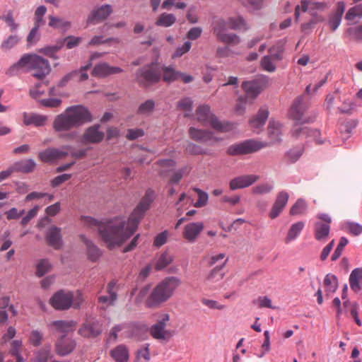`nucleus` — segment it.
Listing matches in <instances>:
<instances>
[{
  "label": "nucleus",
  "mask_w": 362,
  "mask_h": 362,
  "mask_svg": "<svg viewBox=\"0 0 362 362\" xmlns=\"http://www.w3.org/2000/svg\"><path fill=\"white\" fill-rule=\"evenodd\" d=\"M51 268V264L47 259L40 260L36 266V275L38 277L44 276Z\"/></svg>",
  "instance_id": "8fccbe9b"
},
{
  "label": "nucleus",
  "mask_w": 362,
  "mask_h": 362,
  "mask_svg": "<svg viewBox=\"0 0 362 362\" xmlns=\"http://www.w3.org/2000/svg\"><path fill=\"white\" fill-rule=\"evenodd\" d=\"M110 356L116 362H127L129 359V350L124 344H120L110 351Z\"/></svg>",
  "instance_id": "473e14b6"
},
{
  "label": "nucleus",
  "mask_w": 362,
  "mask_h": 362,
  "mask_svg": "<svg viewBox=\"0 0 362 362\" xmlns=\"http://www.w3.org/2000/svg\"><path fill=\"white\" fill-rule=\"evenodd\" d=\"M330 224L318 221L315 225V238L318 241H325L329 235Z\"/></svg>",
  "instance_id": "c9c22d12"
},
{
  "label": "nucleus",
  "mask_w": 362,
  "mask_h": 362,
  "mask_svg": "<svg viewBox=\"0 0 362 362\" xmlns=\"http://www.w3.org/2000/svg\"><path fill=\"white\" fill-rule=\"evenodd\" d=\"M189 172V169L188 167L185 166L182 168L177 171L174 172L173 174L170 176L169 180V184H177L182 180L183 175L185 173H188Z\"/></svg>",
  "instance_id": "864d4df0"
},
{
  "label": "nucleus",
  "mask_w": 362,
  "mask_h": 362,
  "mask_svg": "<svg viewBox=\"0 0 362 362\" xmlns=\"http://www.w3.org/2000/svg\"><path fill=\"white\" fill-rule=\"evenodd\" d=\"M269 116V111L265 107H261L257 114L250 119V128L256 132H259V130L264 125L266 120Z\"/></svg>",
  "instance_id": "393cba45"
},
{
  "label": "nucleus",
  "mask_w": 362,
  "mask_h": 362,
  "mask_svg": "<svg viewBox=\"0 0 362 362\" xmlns=\"http://www.w3.org/2000/svg\"><path fill=\"white\" fill-rule=\"evenodd\" d=\"M115 283L113 281L110 282L107 286V296H101L98 298V303L101 308L105 309L107 307L113 305L117 299V293L114 291Z\"/></svg>",
  "instance_id": "bb28decb"
},
{
  "label": "nucleus",
  "mask_w": 362,
  "mask_h": 362,
  "mask_svg": "<svg viewBox=\"0 0 362 362\" xmlns=\"http://www.w3.org/2000/svg\"><path fill=\"white\" fill-rule=\"evenodd\" d=\"M288 197L289 195L286 191H281L277 194L276 200L269 214V216L272 219H274L279 216L286 206Z\"/></svg>",
  "instance_id": "a211bd4d"
},
{
  "label": "nucleus",
  "mask_w": 362,
  "mask_h": 362,
  "mask_svg": "<svg viewBox=\"0 0 362 362\" xmlns=\"http://www.w3.org/2000/svg\"><path fill=\"white\" fill-rule=\"evenodd\" d=\"M346 230L353 235H358L362 233V226L354 222H347L344 225Z\"/></svg>",
  "instance_id": "4d7b16f0"
},
{
  "label": "nucleus",
  "mask_w": 362,
  "mask_h": 362,
  "mask_svg": "<svg viewBox=\"0 0 362 362\" xmlns=\"http://www.w3.org/2000/svg\"><path fill=\"white\" fill-rule=\"evenodd\" d=\"M25 125L33 124L35 127L44 126L47 120V117L34 113L24 112L23 115Z\"/></svg>",
  "instance_id": "c756f323"
},
{
  "label": "nucleus",
  "mask_w": 362,
  "mask_h": 362,
  "mask_svg": "<svg viewBox=\"0 0 362 362\" xmlns=\"http://www.w3.org/2000/svg\"><path fill=\"white\" fill-rule=\"evenodd\" d=\"M259 179V177L255 175H243L233 179L230 182V188L232 190L245 188L255 183Z\"/></svg>",
  "instance_id": "b1692460"
},
{
  "label": "nucleus",
  "mask_w": 362,
  "mask_h": 362,
  "mask_svg": "<svg viewBox=\"0 0 362 362\" xmlns=\"http://www.w3.org/2000/svg\"><path fill=\"white\" fill-rule=\"evenodd\" d=\"M362 17V3L356 5L355 6L349 8L346 13V19L348 21H353L356 18Z\"/></svg>",
  "instance_id": "49530a36"
},
{
  "label": "nucleus",
  "mask_w": 362,
  "mask_h": 362,
  "mask_svg": "<svg viewBox=\"0 0 362 362\" xmlns=\"http://www.w3.org/2000/svg\"><path fill=\"white\" fill-rule=\"evenodd\" d=\"M181 284L175 276L166 277L158 283L151 291L146 301L148 308H158L168 301Z\"/></svg>",
  "instance_id": "39448f33"
},
{
  "label": "nucleus",
  "mask_w": 362,
  "mask_h": 362,
  "mask_svg": "<svg viewBox=\"0 0 362 362\" xmlns=\"http://www.w3.org/2000/svg\"><path fill=\"white\" fill-rule=\"evenodd\" d=\"M141 327L136 324H131L129 325H124V332L122 333V335L125 338H131L136 337L139 334V332Z\"/></svg>",
  "instance_id": "de8ad7c7"
},
{
  "label": "nucleus",
  "mask_w": 362,
  "mask_h": 362,
  "mask_svg": "<svg viewBox=\"0 0 362 362\" xmlns=\"http://www.w3.org/2000/svg\"><path fill=\"white\" fill-rule=\"evenodd\" d=\"M329 8V4L326 2H318L316 0H301V5L297 6L295 10L296 21L298 20L300 10L305 12L307 10L323 11Z\"/></svg>",
  "instance_id": "dca6fc26"
},
{
  "label": "nucleus",
  "mask_w": 362,
  "mask_h": 362,
  "mask_svg": "<svg viewBox=\"0 0 362 362\" xmlns=\"http://www.w3.org/2000/svg\"><path fill=\"white\" fill-rule=\"evenodd\" d=\"M305 123L300 122H296L291 129V136L296 139H306L308 138H313L317 144H322V142L317 139L320 135V132L317 129H311L309 127L304 126Z\"/></svg>",
  "instance_id": "f8f14e48"
},
{
  "label": "nucleus",
  "mask_w": 362,
  "mask_h": 362,
  "mask_svg": "<svg viewBox=\"0 0 362 362\" xmlns=\"http://www.w3.org/2000/svg\"><path fill=\"white\" fill-rule=\"evenodd\" d=\"M160 79V71L154 64L146 65L136 71L137 82L142 86H150Z\"/></svg>",
  "instance_id": "9d476101"
},
{
  "label": "nucleus",
  "mask_w": 362,
  "mask_h": 362,
  "mask_svg": "<svg viewBox=\"0 0 362 362\" xmlns=\"http://www.w3.org/2000/svg\"><path fill=\"white\" fill-rule=\"evenodd\" d=\"M276 60H274L271 56H264L261 59V66L262 69L268 72H274L276 70V65L274 64Z\"/></svg>",
  "instance_id": "09e8293b"
},
{
  "label": "nucleus",
  "mask_w": 362,
  "mask_h": 362,
  "mask_svg": "<svg viewBox=\"0 0 362 362\" xmlns=\"http://www.w3.org/2000/svg\"><path fill=\"white\" fill-rule=\"evenodd\" d=\"M12 166L14 172L29 173L35 170L36 163L33 159H25L16 162Z\"/></svg>",
  "instance_id": "7c9ffc66"
},
{
  "label": "nucleus",
  "mask_w": 362,
  "mask_h": 362,
  "mask_svg": "<svg viewBox=\"0 0 362 362\" xmlns=\"http://www.w3.org/2000/svg\"><path fill=\"white\" fill-rule=\"evenodd\" d=\"M197 119L205 126H210L214 129L227 132L232 129V125L228 122L220 121L217 117L214 115L208 105H201L196 110Z\"/></svg>",
  "instance_id": "0eeeda50"
},
{
  "label": "nucleus",
  "mask_w": 362,
  "mask_h": 362,
  "mask_svg": "<svg viewBox=\"0 0 362 362\" xmlns=\"http://www.w3.org/2000/svg\"><path fill=\"white\" fill-rule=\"evenodd\" d=\"M81 238L86 245L88 258L93 262L96 261L100 256L99 249L91 241L85 238L84 235H81Z\"/></svg>",
  "instance_id": "4c0bfd02"
},
{
  "label": "nucleus",
  "mask_w": 362,
  "mask_h": 362,
  "mask_svg": "<svg viewBox=\"0 0 362 362\" xmlns=\"http://www.w3.org/2000/svg\"><path fill=\"white\" fill-rule=\"evenodd\" d=\"M304 228V223L302 221L297 222L291 225L289 228L287 236L286 238V243H288L293 240H295L302 230Z\"/></svg>",
  "instance_id": "ea45409f"
},
{
  "label": "nucleus",
  "mask_w": 362,
  "mask_h": 362,
  "mask_svg": "<svg viewBox=\"0 0 362 362\" xmlns=\"http://www.w3.org/2000/svg\"><path fill=\"white\" fill-rule=\"evenodd\" d=\"M204 229L202 222H194L187 224L184 228L183 237L190 243H193L197 238Z\"/></svg>",
  "instance_id": "5701e85b"
},
{
  "label": "nucleus",
  "mask_w": 362,
  "mask_h": 362,
  "mask_svg": "<svg viewBox=\"0 0 362 362\" xmlns=\"http://www.w3.org/2000/svg\"><path fill=\"white\" fill-rule=\"evenodd\" d=\"M84 300L83 295L80 291L71 292L61 290L52 296L49 303L56 310H66L70 308H80Z\"/></svg>",
  "instance_id": "423d86ee"
},
{
  "label": "nucleus",
  "mask_w": 362,
  "mask_h": 362,
  "mask_svg": "<svg viewBox=\"0 0 362 362\" xmlns=\"http://www.w3.org/2000/svg\"><path fill=\"white\" fill-rule=\"evenodd\" d=\"M25 69L32 72V76L37 79H43L51 71L49 61L37 54H24L16 63L11 66L6 71L10 77L18 75L21 70Z\"/></svg>",
  "instance_id": "7ed1b4c3"
},
{
  "label": "nucleus",
  "mask_w": 362,
  "mask_h": 362,
  "mask_svg": "<svg viewBox=\"0 0 362 362\" xmlns=\"http://www.w3.org/2000/svg\"><path fill=\"white\" fill-rule=\"evenodd\" d=\"M307 209L305 202L302 199H298L290 209V214L292 216L303 214Z\"/></svg>",
  "instance_id": "a18cd8bd"
},
{
  "label": "nucleus",
  "mask_w": 362,
  "mask_h": 362,
  "mask_svg": "<svg viewBox=\"0 0 362 362\" xmlns=\"http://www.w3.org/2000/svg\"><path fill=\"white\" fill-rule=\"evenodd\" d=\"M177 108L187 112H190L192 109V100L189 98L181 99L177 104Z\"/></svg>",
  "instance_id": "0e129e2a"
},
{
  "label": "nucleus",
  "mask_w": 362,
  "mask_h": 362,
  "mask_svg": "<svg viewBox=\"0 0 362 362\" xmlns=\"http://www.w3.org/2000/svg\"><path fill=\"white\" fill-rule=\"evenodd\" d=\"M267 146V143L248 139L243 142L230 146L227 153L230 156H240L256 152Z\"/></svg>",
  "instance_id": "1a4fd4ad"
},
{
  "label": "nucleus",
  "mask_w": 362,
  "mask_h": 362,
  "mask_svg": "<svg viewBox=\"0 0 362 362\" xmlns=\"http://www.w3.org/2000/svg\"><path fill=\"white\" fill-rule=\"evenodd\" d=\"M155 194L151 189L146 191L145 195L130 215L127 226L125 219L122 217L101 222L91 216H81V221L84 226L97 230L108 247L120 246L136 231L140 220L153 202Z\"/></svg>",
  "instance_id": "f257e3e1"
},
{
  "label": "nucleus",
  "mask_w": 362,
  "mask_h": 362,
  "mask_svg": "<svg viewBox=\"0 0 362 362\" xmlns=\"http://www.w3.org/2000/svg\"><path fill=\"white\" fill-rule=\"evenodd\" d=\"M156 103L152 99H148L144 102L141 103L137 110L136 114L142 117L151 116L155 110Z\"/></svg>",
  "instance_id": "72a5a7b5"
},
{
  "label": "nucleus",
  "mask_w": 362,
  "mask_h": 362,
  "mask_svg": "<svg viewBox=\"0 0 362 362\" xmlns=\"http://www.w3.org/2000/svg\"><path fill=\"white\" fill-rule=\"evenodd\" d=\"M176 21V17L172 13H163L156 19L155 24L157 26L170 27Z\"/></svg>",
  "instance_id": "58836bf2"
},
{
  "label": "nucleus",
  "mask_w": 362,
  "mask_h": 362,
  "mask_svg": "<svg viewBox=\"0 0 362 362\" xmlns=\"http://www.w3.org/2000/svg\"><path fill=\"white\" fill-rule=\"evenodd\" d=\"M188 132L189 137L196 141L206 143L211 140L215 142L219 141L218 138L214 137L213 133L208 130L199 129L192 127L189 129Z\"/></svg>",
  "instance_id": "4be33fe9"
},
{
  "label": "nucleus",
  "mask_w": 362,
  "mask_h": 362,
  "mask_svg": "<svg viewBox=\"0 0 362 362\" xmlns=\"http://www.w3.org/2000/svg\"><path fill=\"white\" fill-rule=\"evenodd\" d=\"M42 339V334L37 330H33L29 336L30 342L35 346L40 345Z\"/></svg>",
  "instance_id": "774afa93"
},
{
  "label": "nucleus",
  "mask_w": 362,
  "mask_h": 362,
  "mask_svg": "<svg viewBox=\"0 0 362 362\" xmlns=\"http://www.w3.org/2000/svg\"><path fill=\"white\" fill-rule=\"evenodd\" d=\"M185 151L190 155H204L206 153V151L202 146L193 143H189L186 146Z\"/></svg>",
  "instance_id": "5fc2aeb1"
},
{
  "label": "nucleus",
  "mask_w": 362,
  "mask_h": 362,
  "mask_svg": "<svg viewBox=\"0 0 362 362\" xmlns=\"http://www.w3.org/2000/svg\"><path fill=\"white\" fill-rule=\"evenodd\" d=\"M344 11L345 4L343 1L337 2L335 11L329 16L328 20V25L332 31L336 30L339 26Z\"/></svg>",
  "instance_id": "a878e982"
},
{
  "label": "nucleus",
  "mask_w": 362,
  "mask_h": 362,
  "mask_svg": "<svg viewBox=\"0 0 362 362\" xmlns=\"http://www.w3.org/2000/svg\"><path fill=\"white\" fill-rule=\"evenodd\" d=\"M349 240L345 237L340 238L339 243L335 249L334 253L332 255L331 259L334 261L337 259L341 255L344 247L348 244Z\"/></svg>",
  "instance_id": "bf43d9fd"
},
{
  "label": "nucleus",
  "mask_w": 362,
  "mask_h": 362,
  "mask_svg": "<svg viewBox=\"0 0 362 362\" xmlns=\"http://www.w3.org/2000/svg\"><path fill=\"white\" fill-rule=\"evenodd\" d=\"M242 88L245 93V99L253 100L260 93L259 84L255 81H244Z\"/></svg>",
  "instance_id": "c85d7f7f"
},
{
  "label": "nucleus",
  "mask_w": 362,
  "mask_h": 362,
  "mask_svg": "<svg viewBox=\"0 0 362 362\" xmlns=\"http://www.w3.org/2000/svg\"><path fill=\"white\" fill-rule=\"evenodd\" d=\"M194 192H196L198 194V200L194 204L195 207H202L205 206L208 201V194L201 190L199 188H194Z\"/></svg>",
  "instance_id": "e2e57ef3"
},
{
  "label": "nucleus",
  "mask_w": 362,
  "mask_h": 362,
  "mask_svg": "<svg viewBox=\"0 0 362 362\" xmlns=\"http://www.w3.org/2000/svg\"><path fill=\"white\" fill-rule=\"evenodd\" d=\"M93 121V116L87 107L73 105L57 115L53 122V128L57 132L69 131L78 128Z\"/></svg>",
  "instance_id": "f03ea898"
},
{
  "label": "nucleus",
  "mask_w": 362,
  "mask_h": 362,
  "mask_svg": "<svg viewBox=\"0 0 362 362\" xmlns=\"http://www.w3.org/2000/svg\"><path fill=\"white\" fill-rule=\"evenodd\" d=\"M309 106V102L305 99L304 95L298 97L289 110V117L301 123L313 122L315 119L316 115L315 114L310 115L308 112Z\"/></svg>",
  "instance_id": "6e6552de"
},
{
  "label": "nucleus",
  "mask_w": 362,
  "mask_h": 362,
  "mask_svg": "<svg viewBox=\"0 0 362 362\" xmlns=\"http://www.w3.org/2000/svg\"><path fill=\"white\" fill-rule=\"evenodd\" d=\"M169 320V314H161L157 320V322L151 326L150 329L151 335L158 340H168L173 336L172 332L165 329Z\"/></svg>",
  "instance_id": "9b49d317"
},
{
  "label": "nucleus",
  "mask_w": 362,
  "mask_h": 362,
  "mask_svg": "<svg viewBox=\"0 0 362 362\" xmlns=\"http://www.w3.org/2000/svg\"><path fill=\"white\" fill-rule=\"evenodd\" d=\"M268 135L272 142L279 141L281 135V124L279 122L270 120L268 125Z\"/></svg>",
  "instance_id": "f704fd0d"
},
{
  "label": "nucleus",
  "mask_w": 362,
  "mask_h": 362,
  "mask_svg": "<svg viewBox=\"0 0 362 362\" xmlns=\"http://www.w3.org/2000/svg\"><path fill=\"white\" fill-rule=\"evenodd\" d=\"M324 18L322 16L317 17L311 19L308 23L301 25V30L305 33H308L312 31L315 28V25L320 21H322Z\"/></svg>",
  "instance_id": "680f3d73"
},
{
  "label": "nucleus",
  "mask_w": 362,
  "mask_h": 362,
  "mask_svg": "<svg viewBox=\"0 0 362 362\" xmlns=\"http://www.w3.org/2000/svg\"><path fill=\"white\" fill-rule=\"evenodd\" d=\"M247 29L246 24L241 16L230 17L226 20L219 18L214 23V34L218 40L225 44L238 45L240 37L235 33H228L227 30Z\"/></svg>",
  "instance_id": "20e7f679"
},
{
  "label": "nucleus",
  "mask_w": 362,
  "mask_h": 362,
  "mask_svg": "<svg viewBox=\"0 0 362 362\" xmlns=\"http://www.w3.org/2000/svg\"><path fill=\"white\" fill-rule=\"evenodd\" d=\"M324 286L325 288L326 293H334L338 286L337 277L332 274H327L324 279Z\"/></svg>",
  "instance_id": "a19ab883"
},
{
  "label": "nucleus",
  "mask_w": 362,
  "mask_h": 362,
  "mask_svg": "<svg viewBox=\"0 0 362 362\" xmlns=\"http://www.w3.org/2000/svg\"><path fill=\"white\" fill-rule=\"evenodd\" d=\"M102 332L101 325L95 320H88L83 323L78 330V334L85 338H94Z\"/></svg>",
  "instance_id": "2eb2a0df"
},
{
  "label": "nucleus",
  "mask_w": 362,
  "mask_h": 362,
  "mask_svg": "<svg viewBox=\"0 0 362 362\" xmlns=\"http://www.w3.org/2000/svg\"><path fill=\"white\" fill-rule=\"evenodd\" d=\"M51 325L57 332L66 334L75 329L77 322L74 320H56L52 322Z\"/></svg>",
  "instance_id": "2f4dec72"
},
{
  "label": "nucleus",
  "mask_w": 362,
  "mask_h": 362,
  "mask_svg": "<svg viewBox=\"0 0 362 362\" xmlns=\"http://www.w3.org/2000/svg\"><path fill=\"white\" fill-rule=\"evenodd\" d=\"M362 279V268L354 269L349 276L351 288L356 293L361 290L359 281Z\"/></svg>",
  "instance_id": "e433bc0d"
},
{
  "label": "nucleus",
  "mask_w": 362,
  "mask_h": 362,
  "mask_svg": "<svg viewBox=\"0 0 362 362\" xmlns=\"http://www.w3.org/2000/svg\"><path fill=\"white\" fill-rule=\"evenodd\" d=\"M284 50V44L281 42H278L269 49V54L268 56H271L274 60L280 61L283 58Z\"/></svg>",
  "instance_id": "79ce46f5"
},
{
  "label": "nucleus",
  "mask_w": 362,
  "mask_h": 362,
  "mask_svg": "<svg viewBox=\"0 0 362 362\" xmlns=\"http://www.w3.org/2000/svg\"><path fill=\"white\" fill-rule=\"evenodd\" d=\"M50 357V349L48 348H43L40 349L33 362H47Z\"/></svg>",
  "instance_id": "69168bd1"
},
{
  "label": "nucleus",
  "mask_w": 362,
  "mask_h": 362,
  "mask_svg": "<svg viewBox=\"0 0 362 362\" xmlns=\"http://www.w3.org/2000/svg\"><path fill=\"white\" fill-rule=\"evenodd\" d=\"M19 38L17 35H11L6 40H4L1 45V49L7 51L13 48L18 44Z\"/></svg>",
  "instance_id": "6e6d98bb"
},
{
  "label": "nucleus",
  "mask_w": 362,
  "mask_h": 362,
  "mask_svg": "<svg viewBox=\"0 0 362 362\" xmlns=\"http://www.w3.org/2000/svg\"><path fill=\"white\" fill-rule=\"evenodd\" d=\"M76 347V341L71 339L62 336L57 339L55 344L56 353L60 356H66L73 351Z\"/></svg>",
  "instance_id": "aec40b11"
},
{
  "label": "nucleus",
  "mask_w": 362,
  "mask_h": 362,
  "mask_svg": "<svg viewBox=\"0 0 362 362\" xmlns=\"http://www.w3.org/2000/svg\"><path fill=\"white\" fill-rule=\"evenodd\" d=\"M112 12V6L109 4L103 5L92 11L88 18V22L91 24H97L105 20Z\"/></svg>",
  "instance_id": "f3484780"
},
{
  "label": "nucleus",
  "mask_w": 362,
  "mask_h": 362,
  "mask_svg": "<svg viewBox=\"0 0 362 362\" xmlns=\"http://www.w3.org/2000/svg\"><path fill=\"white\" fill-rule=\"evenodd\" d=\"M226 261V259L224 260L221 265H218L213 268L204 277V283L210 289H216L219 285L221 281L223 279L224 276L223 268L224 267Z\"/></svg>",
  "instance_id": "4468645a"
},
{
  "label": "nucleus",
  "mask_w": 362,
  "mask_h": 362,
  "mask_svg": "<svg viewBox=\"0 0 362 362\" xmlns=\"http://www.w3.org/2000/svg\"><path fill=\"white\" fill-rule=\"evenodd\" d=\"M156 164L160 167V174L164 175L169 170L175 167L176 163L173 159H165L158 160Z\"/></svg>",
  "instance_id": "c03bdc74"
},
{
  "label": "nucleus",
  "mask_w": 362,
  "mask_h": 362,
  "mask_svg": "<svg viewBox=\"0 0 362 362\" xmlns=\"http://www.w3.org/2000/svg\"><path fill=\"white\" fill-rule=\"evenodd\" d=\"M47 241L49 245L54 249H59L62 246L61 229L57 226H52L47 234Z\"/></svg>",
  "instance_id": "cd10ccee"
},
{
  "label": "nucleus",
  "mask_w": 362,
  "mask_h": 362,
  "mask_svg": "<svg viewBox=\"0 0 362 362\" xmlns=\"http://www.w3.org/2000/svg\"><path fill=\"white\" fill-rule=\"evenodd\" d=\"M163 79L165 82H171L179 78V72H176L171 67H163Z\"/></svg>",
  "instance_id": "3c124183"
},
{
  "label": "nucleus",
  "mask_w": 362,
  "mask_h": 362,
  "mask_svg": "<svg viewBox=\"0 0 362 362\" xmlns=\"http://www.w3.org/2000/svg\"><path fill=\"white\" fill-rule=\"evenodd\" d=\"M71 146H64L62 149L56 148H49L39 153V158L45 163H50L57 159H62L69 155V151H71Z\"/></svg>",
  "instance_id": "ddd939ff"
},
{
  "label": "nucleus",
  "mask_w": 362,
  "mask_h": 362,
  "mask_svg": "<svg viewBox=\"0 0 362 362\" xmlns=\"http://www.w3.org/2000/svg\"><path fill=\"white\" fill-rule=\"evenodd\" d=\"M49 25L54 28H66L69 26L70 23L60 18H57L50 16L49 17Z\"/></svg>",
  "instance_id": "052dcab7"
},
{
  "label": "nucleus",
  "mask_w": 362,
  "mask_h": 362,
  "mask_svg": "<svg viewBox=\"0 0 362 362\" xmlns=\"http://www.w3.org/2000/svg\"><path fill=\"white\" fill-rule=\"evenodd\" d=\"M123 70L118 66H111L107 63L103 62L96 64L93 71L92 75L98 78H104L109 75L119 74Z\"/></svg>",
  "instance_id": "412c9836"
},
{
  "label": "nucleus",
  "mask_w": 362,
  "mask_h": 362,
  "mask_svg": "<svg viewBox=\"0 0 362 362\" xmlns=\"http://www.w3.org/2000/svg\"><path fill=\"white\" fill-rule=\"evenodd\" d=\"M273 188V185L270 183H262L252 187V191L253 194L260 195L269 193Z\"/></svg>",
  "instance_id": "603ef678"
},
{
  "label": "nucleus",
  "mask_w": 362,
  "mask_h": 362,
  "mask_svg": "<svg viewBox=\"0 0 362 362\" xmlns=\"http://www.w3.org/2000/svg\"><path fill=\"white\" fill-rule=\"evenodd\" d=\"M201 303L206 306L207 308H210V309H212V310H223L225 308V305H222L219 302L216 301V300H212V299H209V298H202L201 299Z\"/></svg>",
  "instance_id": "13d9d810"
},
{
  "label": "nucleus",
  "mask_w": 362,
  "mask_h": 362,
  "mask_svg": "<svg viewBox=\"0 0 362 362\" xmlns=\"http://www.w3.org/2000/svg\"><path fill=\"white\" fill-rule=\"evenodd\" d=\"M100 125L94 124L86 129L83 135V141L88 144H98L103 141L105 134L100 131Z\"/></svg>",
  "instance_id": "6ab92c4d"
},
{
  "label": "nucleus",
  "mask_w": 362,
  "mask_h": 362,
  "mask_svg": "<svg viewBox=\"0 0 362 362\" xmlns=\"http://www.w3.org/2000/svg\"><path fill=\"white\" fill-rule=\"evenodd\" d=\"M302 153V148H293L286 153V158L289 162L294 163L300 157Z\"/></svg>",
  "instance_id": "338daca9"
},
{
  "label": "nucleus",
  "mask_w": 362,
  "mask_h": 362,
  "mask_svg": "<svg viewBox=\"0 0 362 362\" xmlns=\"http://www.w3.org/2000/svg\"><path fill=\"white\" fill-rule=\"evenodd\" d=\"M173 257L168 252L161 254L156 263L155 269L159 271L165 268L173 262Z\"/></svg>",
  "instance_id": "37998d69"
}]
</instances>
